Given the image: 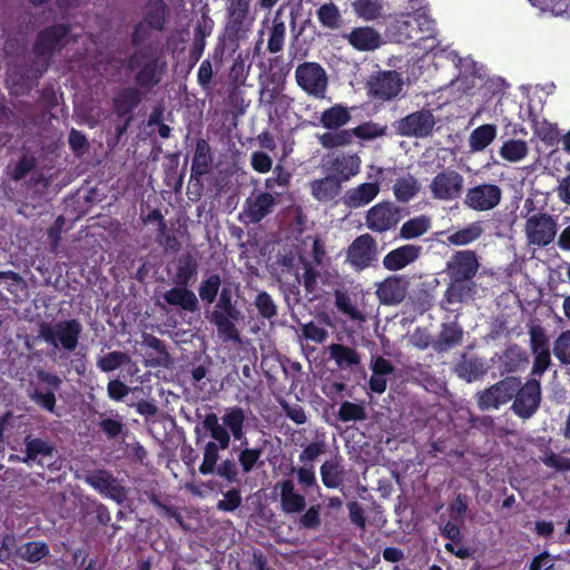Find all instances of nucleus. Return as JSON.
<instances>
[{
	"mask_svg": "<svg viewBox=\"0 0 570 570\" xmlns=\"http://www.w3.org/2000/svg\"><path fill=\"white\" fill-rule=\"evenodd\" d=\"M198 296L205 305H214L207 318L216 326L218 335L225 341L238 342L240 335L235 323L243 318V313L233 284H223L219 273H206L198 286Z\"/></svg>",
	"mask_w": 570,
	"mask_h": 570,
	"instance_id": "f257e3e1",
	"label": "nucleus"
},
{
	"mask_svg": "<svg viewBox=\"0 0 570 570\" xmlns=\"http://www.w3.org/2000/svg\"><path fill=\"white\" fill-rule=\"evenodd\" d=\"M156 31L150 24L138 21L134 24L130 33V45L136 49L126 59V69L137 70L134 81L137 86L154 89L158 86L165 75L167 62L163 51L157 43L149 42L153 32Z\"/></svg>",
	"mask_w": 570,
	"mask_h": 570,
	"instance_id": "f03ea898",
	"label": "nucleus"
},
{
	"mask_svg": "<svg viewBox=\"0 0 570 570\" xmlns=\"http://www.w3.org/2000/svg\"><path fill=\"white\" fill-rule=\"evenodd\" d=\"M82 333V325L76 318L58 321L53 324L42 322L39 326V337L55 348L73 352Z\"/></svg>",
	"mask_w": 570,
	"mask_h": 570,
	"instance_id": "7ed1b4c3",
	"label": "nucleus"
},
{
	"mask_svg": "<svg viewBox=\"0 0 570 570\" xmlns=\"http://www.w3.org/2000/svg\"><path fill=\"white\" fill-rule=\"evenodd\" d=\"M71 32L69 23H53L38 31L32 45V52L36 58L52 60L56 52H60L68 42Z\"/></svg>",
	"mask_w": 570,
	"mask_h": 570,
	"instance_id": "20e7f679",
	"label": "nucleus"
},
{
	"mask_svg": "<svg viewBox=\"0 0 570 570\" xmlns=\"http://www.w3.org/2000/svg\"><path fill=\"white\" fill-rule=\"evenodd\" d=\"M409 212L391 200H382L372 206L365 215L366 227L379 234L395 229Z\"/></svg>",
	"mask_w": 570,
	"mask_h": 570,
	"instance_id": "39448f33",
	"label": "nucleus"
},
{
	"mask_svg": "<svg viewBox=\"0 0 570 570\" xmlns=\"http://www.w3.org/2000/svg\"><path fill=\"white\" fill-rule=\"evenodd\" d=\"M297 86L308 96L322 99L328 87V77L323 66L316 61H304L295 69Z\"/></svg>",
	"mask_w": 570,
	"mask_h": 570,
	"instance_id": "423d86ee",
	"label": "nucleus"
},
{
	"mask_svg": "<svg viewBox=\"0 0 570 570\" xmlns=\"http://www.w3.org/2000/svg\"><path fill=\"white\" fill-rule=\"evenodd\" d=\"M520 379L505 376L476 394V404L481 411L498 410L515 395Z\"/></svg>",
	"mask_w": 570,
	"mask_h": 570,
	"instance_id": "0eeeda50",
	"label": "nucleus"
},
{
	"mask_svg": "<svg viewBox=\"0 0 570 570\" xmlns=\"http://www.w3.org/2000/svg\"><path fill=\"white\" fill-rule=\"evenodd\" d=\"M377 242L368 234H362L348 245L345 255V263L355 272H362L377 261Z\"/></svg>",
	"mask_w": 570,
	"mask_h": 570,
	"instance_id": "6e6552de",
	"label": "nucleus"
},
{
	"mask_svg": "<svg viewBox=\"0 0 570 570\" xmlns=\"http://www.w3.org/2000/svg\"><path fill=\"white\" fill-rule=\"evenodd\" d=\"M435 117L430 109H421L406 115L393 124L395 132L402 137L426 138L432 135Z\"/></svg>",
	"mask_w": 570,
	"mask_h": 570,
	"instance_id": "1a4fd4ad",
	"label": "nucleus"
},
{
	"mask_svg": "<svg viewBox=\"0 0 570 570\" xmlns=\"http://www.w3.org/2000/svg\"><path fill=\"white\" fill-rule=\"evenodd\" d=\"M540 383L535 379H531L523 385L521 382L518 384L515 395H513L511 410L518 417L527 420L534 415L540 406Z\"/></svg>",
	"mask_w": 570,
	"mask_h": 570,
	"instance_id": "9d476101",
	"label": "nucleus"
},
{
	"mask_svg": "<svg viewBox=\"0 0 570 570\" xmlns=\"http://www.w3.org/2000/svg\"><path fill=\"white\" fill-rule=\"evenodd\" d=\"M464 178L455 169L446 168L438 173L430 184V191L434 199L451 202L463 194Z\"/></svg>",
	"mask_w": 570,
	"mask_h": 570,
	"instance_id": "9b49d317",
	"label": "nucleus"
},
{
	"mask_svg": "<svg viewBox=\"0 0 570 570\" xmlns=\"http://www.w3.org/2000/svg\"><path fill=\"white\" fill-rule=\"evenodd\" d=\"M255 18V12L226 9V24L224 28L223 41L227 46H230L233 51L238 49L240 40L247 38Z\"/></svg>",
	"mask_w": 570,
	"mask_h": 570,
	"instance_id": "f8f14e48",
	"label": "nucleus"
},
{
	"mask_svg": "<svg viewBox=\"0 0 570 570\" xmlns=\"http://www.w3.org/2000/svg\"><path fill=\"white\" fill-rule=\"evenodd\" d=\"M85 482L118 504L127 500V489L106 469L90 471L85 476Z\"/></svg>",
	"mask_w": 570,
	"mask_h": 570,
	"instance_id": "ddd939ff",
	"label": "nucleus"
},
{
	"mask_svg": "<svg viewBox=\"0 0 570 570\" xmlns=\"http://www.w3.org/2000/svg\"><path fill=\"white\" fill-rule=\"evenodd\" d=\"M525 234L531 245L539 247L548 246L556 237L557 224L554 219L546 214H534L525 223Z\"/></svg>",
	"mask_w": 570,
	"mask_h": 570,
	"instance_id": "4468645a",
	"label": "nucleus"
},
{
	"mask_svg": "<svg viewBox=\"0 0 570 570\" xmlns=\"http://www.w3.org/2000/svg\"><path fill=\"white\" fill-rule=\"evenodd\" d=\"M502 198V190L495 184H480L466 190L464 205L476 212L495 208Z\"/></svg>",
	"mask_w": 570,
	"mask_h": 570,
	"instance_id": "2eb2a0df",
	"label": "nucleus"
},
{
	"mask_svg": "<svg viewBox=\"0 0 570 570\" xmlns=\"http://www.w3.org/2000/svg\"><path fill=\"white\" fill-rule=\"evenodd\" d=\"M277 205V198L268 191H253L243 205L242 216L245 223L259 224L271 215Z\"/></svg>",
	"mask_w": 570,
	"mask_h": 570,
	"instance_id": "dca6fc26",
	"label": "nucleus"
},
{
	"mask_svg": "<svg viewBox=\"0 0 570 570\" xmlns=\"http://www.w3.org/2000/svg\"><path fill=\"white\" fill-rule=\"evenodd\" d=\"M479 268L480 263L476 253L471 249H462L455 252L446 262L445 271L449 278L473 281Z\"/></svg>",
	"mask_w": 570,
	"mask_h": 570,
	"instance_id": "f3484780",
	"label": "nucleus"
},
{
	"mask_svg": "<svg viewBox=\"0 0 570 570\" xmlns=\"http://www.w3.org/2000/svg\"><path fill=\"white\" fill-rule=\"evenodd\" d=\"M409 285L404 275H390L377 283L375 295L382 305L396 306L406 297Z\"/></svg>",
	"mask_w": 570,
	"mask_h": 570,
	"instance_id": "a211bd4d",
	"label": "nucleus"
},
{
	"mask_svg": "<svg viewBox=\"0 0 570 570\" xmlns=\"http://www.w3.org/2000/svg\"><path fill=\"white\" fill-rule=\"evenodd\" d=\"M142 89L150 90L135 83V86L122 87L115 92L111 99V108L117 118L134 117V111L144 100L145 92Z\"/></svg>",
	"mask_w": 570,
	"mask_h": 570,
	"instance_id": "6ab92c4d",
	"label": "nucleus"
},
{
	"mask_svg": "<svg viewBox=\"0 0 570 570\" xmlns=\"http://www.w3.org/2000/svg\"><path fill=\"white\" fill-rule=\"evenodd\" d=\"M402 85V79L396 71H382L368 81V92L374 99L386 101L400 94Z\"/></svg>",
	"mask_w": 570,
	"mask_h": 570,
	"instance_id": "aec40b11",
	"label": "nucleus"
},
{
	"mask_svg": "<svg viewBox=\"0 0 570 570\" xmlns=\"http://www.w3.org/2000/svg\"><path fill=\"white\" fill-rule=\"evenodd\" d=\"M362 160L357 154H340L332 157L325 165L326 171L340 183H346L361 171Z\"/></svg>",
	"mask_w": 570,
	"mask_h": 570,
	"instance_id": "412c9836",
	"label": "nucleus"
},
{
	"mask_svg": "<svg viewBox=\"0 0 570 570\" xmlns=\"http://www.w3.org/2000/svg\"><path fill=\"white\" fill-rule=\"evenodd\" d=\"M343 39L353 49L361 52L375 51L383 43L381 33L371 26L354 27L350 32L343 35Z\"/></svg>",
	"mask_w": 570,
	"mask_h": 570,
	"instance_id": "4be33fe9",
	"label": "nucleus"
},
{
	"mask_svg": "<svg viewBox=\"0 0 570 570\" xmlns=\"http://www.w3.org/2000/svg\"><path fill=\"white\" fill-rule=\"evenodd\" d=\"M422 254V246L405 244L390 250L382 261L383 267L390 272H397L414 263Z\"/></svg>",
	"mask_w": 570,
	"mask_h": 570,
	"instance_id": "5701e85b",
	"label": "nucleus"
},
{
	"mask_svg": "<svg viewBox=\"0 0 570 570\" xmlns=\"http://www.w3.org/2000/svg\"><path fill=\"white\" fill-rule=\"evenodd\" d=\"M275 491H278L281 509L285 514H297L305 510L306 499L296 491L293 480L278 481Z\"/></svg>",
	"mask_w": 570,
	"mask_h": 570,
	"instance_id": "b1692460",
	"label": "nucleus"
},
{
	"mask_svg": "<svg viewBox=\"0 0 570 570\" xmlns=\"http://www.w3.org/2000/svg\"><path fill=\"white\" fill-rule=\"evenodd\" d=\"M488 365L483 358L462 354L454 366V372L461 380L472 383L482 380L488 373Z\"/></svg>",
	"mask_w": 570,
	"mask_h": 570,
	"instance_id": "393cba45",
	"label": "nucleus"
},
{
	"mask_svg": "<svg viewBox=\"0 0 570 570\" xmlns=\"http://www.w3.org/2000/svg\"><path fill=\"white\" fill-rule=\"evenodd\" d=\"M463 334V328L458 322L442 323L441 331L431 345L436 353L449 352L461 345Z\"/></svg>",
	"mask_w": 570,
	"mask_h": 570,
	"instance_id": "a878e982",
	"label": "nucleus"
},
{
	"mask_svg": "<svg viewBox=\"0 0 570 570\" xmlns=\"http://www.w3.org/2000/svg\"><path fill=\"white\" fill-rule=\"evenodd\" d=\"M529 363L527 352L517 344L509 345L499 355V372L501 375H508L523 370Z\"/></svg>",
	"mask_w": 570,
	"mask_h": 570,
	"instance_id": "bb28decb",
	"label": "nucleus"
},
{
	"mask_svg": "<svg viewBox=\"0 0 570 570\" xmlns=\"http://www.w3.org/2000/svg\"><path fill=\"white\" fill-rule=\"evenodd\" d=\"M163 298L168 305L180 307L185 312L197 313L200 308L196 294L187 286L176 285L166 291Z\"/></svg>",
	"mask_w": 570,
	"mask_h": 570,
	"instance_id": "cd10ccee",
	"label": "nucleus"
},
{
	"mask_svg": "<svg viewBox=\"0 0 570 570\" xmlns=\"http://www.w3.org/2000/svg\"><path fill=\"white\" fill-rule=\"evenodd\" d=\"M372 376L368 381V389L375 394H383L386 390V376L395 371V366L391 361L383 356L372 357L370 364Z\"/></svg>",
	"mask_w": 570,
	"mask_h": 570,
	"instance_id": "c85d7f7f",
	"label": "nucleus"
},
{
	"mask_svg": "<svg viewBox=\"0 0 570 570\" xmlns=\"http://www.w3.org/2000/svg\"><path fill=\"white\" fill-rule=\"evenodd\" d=\"M380 193L377 183H363L350 188L343 196V203L348 208H360L370 204Z\"/></svg>",
	"mask_w": 570,
	"mask_h": 570,
	"instance_id": "c756f323",
	"label": "nucleus"
},
{
	"mask_svg": "<svg viewBox=\"0 0 570 570\" xmlns=\"http://www.w3.org/2000/svg\"><path fill=\"white\" fill-rule=\"evenodd\" d=\"M168 13L169 8L165 0H147L142 7L141 21L161 32L166 28Z\"/></svg>",
	"mask_w": 570,
	"mask_h": 570,
	"instance_id": "7c9ffc66",
	"label": "nucleus"
},
{
	"mask_svg": "<svg viewBox=\"0 0 570 570\" xmlns=\"http://www.w3.org/2000/svg\"><path fill=\"white\" fill-rule=\"evenodd\" d=\"M342 183L330 174L323 178L314 179L309 184L312 196L321 202L328 203L338 197L342 193Z\"/></svg>",
	"mask_w": 570,
	"mask_h": 570,
	"instance_id": "2f4dec72",
	"label": "nucleus"
},
{
	"mask_svg": "<svg viewBox=\"0 0 570 570\" xmlns=\"http://www.w3.org/2000/svg\"><path fill=\"white\" fill-rule=\"evenodd\" d=\"M443 299L448 304L465 303L476 294V284L473 281L449 278Z\"/></svg>",
	"mask_w": 570,
	"mask_h": 570,
	"instance_id": "473e14b6",
	"label": "nucleus"
},
{
	"mask_svg": "<svg viewBox=\"0 0 570 570\" xmlns=\"http://www.w3.org/2000/svg\"><path fill=\"white\" fill-rule=\"evenodd\" d=\"M351 8L355 17L364 22H375L385 18L383 0H354Z\"/></svg>",
	"mask_w": 570,
	"mask_h": 570,
	"instance_id": "72a5a7b5",
	"label": "nucleus"
},
{
	"mask_svg": "<svg viewBox=\"0 0 570 570\" xmlns=\"http://www.w3.org/2000/svg\"><path fill=\"white\" fill-rule=\"evenodd\" d=\"M203 428L209 433L213 442L219 445L222 450L229 448L230 436L233 435L225 422L223 420L222 423L219 422V417L216 413L210 412L205 415L203 420Z\"/></svg>",
	"mask_w": 570,
	"mask_h": 570,
	"instance_id": "f704fd0d",
	"label": "nucleus"
},
{
	"mask_svg": "<svg viewBox=\"0 0 570 570\" xmlns=\"http://www.w3.org/2000/svg\"><path fill=\"white\" fill-rule=\"evenodd\" d=\"M222 420L228 426L234 440L240 442V450L248 446V439L245 435V412L239 406H232L226 409Z\"/></svg>",
	"mask_w": 570,
	"mask_h": 570,
	"instance_id": "c9c22d12",
	"label": "nucleus"
},
{
	"mask_svg": "<svg viewBox=\"0 0 570 570\" xmlns=\"http://www.w3.org/2000/svg\"><path fill=\"white\" fill-rule=\"evenodd\" d=\"M213 160L209 142L203 138L197 139L190 168L193 176H205L209 174Z\"/></svg>",
	"mask_w": 570,
	"mask_h": 570,
	"instance_id": "e433bc0d",
	"label": "nucleus"
},
{
	"mask_svg": "<svg viewBox=\"0 0 570 570\" xmlns=\"http://www.w3.org/2000/svg\"><path fill=\"white\" fill-rule=\"evenodd\" d=\"M321 479L327 489H337L342 485L345 476V470L342 464V458L333 456L326 460L320 468Z\"/></svg>",
	"mask_w": 570,
	"mask_h": 570,
	"instance_id": "4c0bfd02",
	"label": "nucleus"
},
{
	"mask_svg": "<svg viewBox=\"0 0 570 570\" xmlns=\"http://www.w3.org/2000/svg\"><path fill=\"white\" fill-rule=\"evenodd\" d=\"M50 556V547L41 540L28 541L16 549V558L28 563H39Z\"/></svg>",
	"mask_w": 570,
	"mask_h": 570,
	"instance_id": "58836bf2",
	"label": "nucleus"
},
{
	"mask_svg": "<svg viewBox=\"0 0 570 570\" xmlns=\"http://www.w3.org/2000/svg\"><path fill=\"white\" fill-rule=\"evenodd\" d=\"M352 119L351 112L347 107L336 104L321 114V125L328 129L335 130L344 127Z\"/></svg>",
	"mask_w": 570,
	"mask_h": 570,
	"instance_id": "ea45409f",
	"label": "nucleus"
},
{
	"mask_svg": "<svg viewBox=\"0 0 570 570\" xmlns=\"http://www.w3.org/2000/svg\"><path fill=\"white\" fill-rule=\"evenodd\" d=\"M421 189L420 181L411 174L399 177L393 185V195L401 204H407Z\"/></svg>",
	"mask_w": 570,
	"mask_h": 570,
	"instance_id": "a19ab883",
	"label": "nucleus"
},
{
	"mask_svg": "<svg viewBox=\"0 0 570 570\" xmlns=\"http://www.w3.org/2000/svg\"><path fill=\"white\" fill-rule=\"evenodd\" d=\"M328 352L340 368H352L361 364L360 353L351 346L333 343L328 346Z\"/></svg>",
	"mask_w": 570,
	"mask_h": 570,
	"instance_id": "79ce46f5",
	"label": "nucleus"
},
{
	"mask_svg": "<svg viewBox=\"0 0 570 570\" xmlns=\"http://www.w3.org/2000/svg\"><path fill=\"white\" fill-rule=\"evenodd\" d=\"M431 228V218L426 215H420L404 222L400 228L399 237L410 240L419 238Z\"/></svg>",
	"mask_w": 570,
	"mask_h": 570,
	"instance_id": "37998d69",
	"label": "nucleus"
},
{
	"mask_svg": "<svg viewBox=\"0 0 570 570\" xmlns=\"http://www.w3.org/2000/svg\"><path fill=\"white\" fill-rule=\"evenodd\" d=\"M24 458L22 459L23 463L29 464L30 462H36L38 456H51L53 453V445L48 441H45L40 438H31L26 436L24 439Z\"/></svg>",
	"mask_w": 570,
	"mask_h": 570,
	"instance_id": "c03bdc74",
	"label": "nucleus"
},
{
	"mask_svg": "<svg viewBox=\"0 0 570 570\" xmlns=\"http://www.w3.org/2000/svg\"><path fill=\"white\" fill-rule=\"evenodd\" d=\"M354 134L351 129H335L318 136L321 146L325 149H335L350 146L353 142Z\"/></svg>",
	"mask_w": 570,
	"mask_h": 570,
	"instance_id": "a18cd8bd",
	"label": "nucleus"
},
{
	"mask_svg": "<svg viewBox=\"0 0 570 570\" xmlns=\"http://www.w3.org/2000/svg\"><path fill=\"white\" fill-rule=\"evenodd\" d=\"M497 137V127L485 124L472 130L469 137V146L473 151L485 149Z\"/></svg>",
	"mask_w": 570,
	"mask_h": 570,
	"instance_id": "49530a36",
	"label": "nucleus"
},
{
	"mask_svg": "<svg viewBox=\"0 0 570 570\" xmlns=\"http://www.w3.org/2000/svg\"><path fill=\"white\" fill-rule=\"evenodd\" d=\"M282 89L278 86L263 87L259 92V101L266 108L269 117L272 115H278L277 105H288L287 96L282 95Z\"/></svg>",
	"mask_w": 570,
	"mask_h": 570,
	"instance_id": "de8ad7c7",
	"label": "nucleus"
},
{
	"mask_svg": "<svg viewBox=\"0 0 570 570\" xmlns=\"http://www.w3.org/2000/svg\"><path fill=\"white\" fill-rule=\"evenodd\" d=\"M483 233L480 222H474L448 236V243L454 246H464L476 240Z\"/></svg>",
	"mask_w": 570,
	"mask_h": 570,
	"instance_id": "09e8293b",
	"label": "nucleus"
},
{
	"mask_svg": "<svg viewBox=\"0 0 570 570\" xmlns=\"http://www.w3.org/2000/svg\"><path fill=\"white\" fill-rule=\"evenodd\" d=\"M197 274V263L190 254L178 261L175 283L179 286H188Z\"/></svg>",
	"mask_w": 570,
	"mask_h": 570,
	"instance_id": "8fccbe9b",
	"label": "nucleus"
},
{
	"mask_svg": "<svg viewBox=\"0 0 570 570\" xmlns=\"http://www.w3.org/2000/svg\"><path fill=\"white\" fill-rule=\"evenodd\" d=\"M264 453L262 446H244L238 453L237 460L244 474L250 473L256 466H262L264 461L261 458Z\"/></svg>",
	"mask_w": 570,
	"mask_h": 570,
	"instance_id": "3c124183",
	"label": "nucleus"
},
{
	"mask_svg": "<svg viewBox=\"0 0 570 570\" xmlns=\"http://www.w3.org/2000/svg\"><path fill=\"white\" fill-rule=\"evenodd\" d=\"M286 39V26L285 22L276 16L273 20L272 27L268 33L267 51L269 53H278L284 49Z\"/></svg>",
	"mask_w": 570,
	"mask_h": 570,
	"instance_id": "603ef678",
	"label": "nucleus"
},
{
	"mask_svg": "<svg viewBox=\"0 0 570 570\" xmlns=\"http://www.w3.org/2000/svg\"><path fill=\"white\" fill-rule=\"evenodd\" d=\"M529 148L524 140L510 139L505 141L500 150V156L510 163H517L522 160L528 155Z\"/></svg>",
	"mask_w": 570,
	"mask_h": 570,
	"instance_id": "864d4df0",
	"label": "nucleus"
},
{
	"mask_svg": "<svg viewBox=\"0 0 570 570\" xmlns=\"http://www.w3.org/2000/svg\"><path fill=\"white\" fill-rule=\"evenodd\" d=\"M334 297L335 306L341 313L347 315L351 320H362V313L353 304L350 294L343 288V286L334 288Z\"/></svg>",
	"mask_w": 570,
	"mask_h": 570,
	"instance_id": "5fc2aeb1",
	"label": "nucleus"
},
{
	"mask_svg": "<svg viewBox=\"0 0 570 570\" xmlns=\"http://www.w3.org/2000/svg\"><path fill=\"white\" fill-rule=\"evenodd\" d=\"M320 23L328 29L335 30L341 27L342 16L337 6L333 2L323 3L316 11Z\"/></svg>",
	"mask_w": 570,
	"mask_h": 570,
	"instance_id": "6e6d98bb",
	"label": "nucleus"
},
{
	"mask_svg": "<svg viewBox=\"0 0 570 570\" xmlns=\"http://www.w3.org/2000/svg\"><path fill=\"white\" fill-rule=\"evenodd\" d=\"M131 358L126 352L112 351L101 356L97 361V366L101 372H112L128 363Z\"/></svg>",
	"mask_w": 570,
	"mask_h": 570,
	"instance_id": "4d7b16f0",
	"label": "nucleus"
},
{
	"mask_svg": "<svg viewBox=\"0 0 570 570\" xmlns=\"http://www.w3.org/2000/svg\"><path fill=\"white\" fill-rule=\"evenodd\" d=\"M19 548L16 533L3 531L0 533V563L8 564L16 558V549Z\"/></svg>",
	"mask_w": 570,
	"mask_h": 570,
	"instance_id": "13d9d810",
	"label": "nucleus"
},
{
	"mask_svg": "<svg viewBox=\"0 0 570 570\" xmlns=\"http://www.w3.org/2000/svg\"><path fill=\"white\" fill-rule=\"evenodd\" d=\"M222 448L213 441H208L204 446L203 462L199 465V473L203 475L214 474L219 459Z\"/></svg>",
	"mask_w": 570,
	"mask_h": 570,
	"instance_id": "bf43d9fd",
	"label": "nucleus"
},
{
	"mask_svg": "<svg viewBox=\"0 0 570 570\" xmlns=\"http://www.w3.org/2000/svg\"><path fill=\"white\" fill-rule=\"evenodd\" d=\"M254 305L262 318L272 320L275 318L278 314V307L275 301L271 294L265 291L258 292L254 299Z\"/></svg>",
	"mask_w": 570,
	"mask_h": 570,
	"instance_id": "052dcab7",
	"label": "nucleus"
},
{
	"mask_svg": "<svg viewBox=\"0 0 570 570\" xmlns=\"http://www.w3.org/2000/svg\"><path fill=\"white\" fill-rule=\"evenodd\" d=\"M36 157L29 153H24L12 168L9 167V176L12 180L20 181L36 169Z\"/></svg>",
	"mask_w": 570,
	"mask_h": 570,
	"instance_id": "680f3d73",
	"label": "nucleus"
},
{
	"mask_svg": "<svg viewBox=\"0 0 570 570\" xmlns=\"http://www.w3.org/2000/svg\"><path fill=\"white\" fill-rule=\"evenodd\" d=\"M352 132L354 134L355 137L360 139L372 140L379 137L386 136L387 126H383L374 121H366L352 128Z\"/></svg>",
	"mask_w": 570,
	"mask_h": 570,
	"instance_id": "e2e57ef3",
	"label": "nucleus"
},
{
	"mask_svg": "<svg viewBox=\"0 0 570 570\" xmlns=\"http://www.w3.org/2000/svg\"><path fill=\"white\" fill-rule=\"evenodd\" d=\"M337 419L345 423L352 421H364L366 419V412L363 405L344 401L340 405Z\"/></svg>",
	"mask_w": 570,
	"mask_h": 570,
	"instance_id": "0e129e2a",
	"label": "nucleus"
},
{
	"mask_svg": "<svg viewBox=\"0 0 570 570\" xmlns=\"http://www.w3.org/2000/svg\"><path fill=\"white\" fill-rule=\"evenodd\" d=\"M243 503L242 491L239 488H230L223 493V499L218 500L216 508L222 512H235Z\"/></svg>",
	"mask_w": 570,
	"mask_h": 570,
	"instance_id": "69168bd1",
	"label": "nucleus"
},
{
	"mask_svg": "<svg viewBox=\"0 0 570 570\" xmlns=\"http://www.w3.org/2000/svg\"><path fill=\"white\" fill-rule=\"evenodd\" d=\"M155 242L161 246L165 252L176 253L180 249V243L176 235L167 228L166 223H161L157 228Z\"/></svg>",
	"mask_w": 570,
	"mask_h": 570,
	"instance_id": "338daca9",
	"label": "nucleus"
},
{
	"mask_svg": "<svg viewBox=\"0 0 570 570\" xmlns=\"http://www.w3.org/2000/svg\"><path fill=\"white\" fill-rule=\"evenodd\" d=\"M327 451V444L324 440H316L307 444L298 455V460L304 465H314L320 455Z\"/></svg>",
	"mask_w": 570,
	"mask_h": 570,
	"instance_id": "774afa93",
	"label": "nucleus"
}]
</instances>
